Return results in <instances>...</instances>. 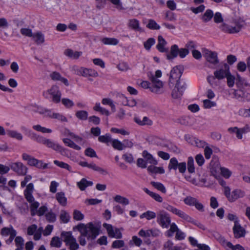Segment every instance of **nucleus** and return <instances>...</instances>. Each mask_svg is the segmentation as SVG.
<instances>
[{
    "label": "nucleus",
    "mask_w": 250,
    "mask_h": 250,
    "mask_svg": "<svg viewBox=\"0 0 250 250\" xmlns=\"http://www.w3.org/2000/svg\"><path fill=\"white\" fill-rule=\"evenodd\" d=\"M186 88L185 83H179L175 84L174 88L172 89L171 96L174 99L180 98Z\"/></svg>",
    "instance_id": "16"
},
{
    "label": "nucleus",
    "mask_w": 250,
    "mask_h": 250,
    "mask_svg": "<svg viewBox=\"0 0 250 250\" xmlns=\"http://www.w3.org/2000/svg\"><path fill=\"white\" fill-rule=\"evenodd\" d=\"M33 111L36 113L42 115L44 117L49 118L51 110L42 106H37L34 107Z\"/></svg>",
    "instance_id": "32"
},
{
    "label": "nucleus",
    "mask_w": 250,
    "mask_h": 250,
    "mask_svg": "<svg viewBox=\"0 0 250 250\" xmlns=\"http://www.w3.org/2000/svg\"><path fill=\"white\" fill-rule=\"evenodd\" d=\"M42 230V228L37 229V226L36 225H32L28 228L27 234L29 235H34V239L35 240H38L41 237V232Z\"/></svg>",
    "instance_id": "21"
},
{
    "label": "nucleus",
    "mask_w": 250,
    "mask_h": 250,
    "mask_svg": "<svg viewBox=\"0 0 250 250\" xmlns=\"http://www.w3.org/2000/svg\"><path fill=\"white\" fill-rule=\"evenodd\" d=\"M81 234L87 239H94L100 234V226L92 222L87 224H80L76 226Z\"/></svg>",
    "instance_id": "2"
},
{
    "label": "nucleus",
    "mask_w": 250,
    "mask_h": 250,
    "mask_svg": "<svg viewBox=\"0 0 250 250\" xmlns=\"http://www.w3.org/2000/svg\"><path fill=\"white\" fill-rule=\"evenodd\" d=\"M22 158L26 161L28 165L35 167L38 168L44 169L48 167V164L44 163L42 160H39L32 156L24 153L22 154Z\"/></svg>",
    "instance_id": "6"
},
{
    "label": "nucleus",
    "mask_w": 250,
    "mask_h": 250,
    "mask_svg": "<svg viewBox=\"0 0 250 250\" xmlns=\"http://www.w3.org/2000/svg\"><path fill=\"white\" fill-rule=\"evenodd\" d=\"M222 244L227 250H245L244 248L241 245L239 244L233 245L230 242L227 241L225 240H223Z\"/></svg>",
    "instance_id": "27"
},
{
    "label": "nucleus",
    "mask_w": 250,
    "mask_h": 250,
    "mask_svg": "<svg viewBox=\"0 0 250 250\" xmlns=\"http://www.w3.org/2000/svg\"><path fill=\"white\" fill-rule=\"evenodd\" d=\"M102 103L104 105H109L111 107L112 111L115 112L116 106L113 101L111 99L109 98H104L102 101Z\"/></svg>",
    "instance_id": "58"
},
{
    "label": "nucleus",
    "mask_w": 250,
    "mask_h": 250,
    "mask_svg": "<svg viewBox=\"0 0 250 250\" xmlns=\"http://www.w3.org/2000/svg\"><path fill=\"white\" fill-rule=\"evenodd\" d=\"M151 184L155 188L160 191L163 193H166L167 192L166 188L165 186L161 183L160 182H151Z\"/></svg>",
    "instance_id": "55"
},
{
    "label": "nucleus",
    "mask_w": 250,
    "mask_h": 250,
    "mask_svg": "<svg viewBox=\"0 0 250 250\" xmlns=\"http://www.w3.org/2000/svg\"><path fill=\"white\" fill-rule=\"evenodd\" d=\"M61 101L63 105L67 108H71L74 105V103L68 98H62Z\"/></svg>",
    "instance_id": "64"
},
{
    "label": "nucleus",
    "mask_w": 250,
    "mask_h": 250,
    "mask_svg": "<svg viewBox=\"0 0 250 250\" xmlns=\"http://www.w3.org/2000/svg\"><path fill=\"white\" fill-rule=\"evenodd\" d=\"M236 89H234L233 95L235 98L245 101H250V83L246 79L239 75L237 76Z\"/></svg>",
    "instance_id": "1"
},
{
    "label": "nucleus",
    "mask_w": 250,
    "mask_h": 250,
    "mask_svg": "<svg viewBox=\"0 0 250 250\" xmlns=\"http://www.w3.org/2000/svg\"><path fill=\"white\" fill-rule=\"evenodd\" d=\"M203 55L207 62L210 63L216 64L218 63L219 61L216 52L206 49L203 52Z\"/></svg>",
    "instance_id": "19"
},
{
    "label": "nucleus",
    "mask_w": 250,
    "mask_h": 250,
    "mask_svg": "<svg viewBox=\"0 0 250 250\" xmlns=\"http://www.w3.org/2000/svg\"><path fill=\"white\" fill-rule=\"evenodd\" d=\"M133 120L138 125L140 126L151 125H152V121L148 117L145 116L142 119L137 116H135Z\"/></svg>",
    "instance_id": "26"
},
{
    "label": "nucleus",
    "mask_w": 250,
    "mask_h": 250,
    "mask_svg": "<svg viewBox=\"0 0 250 250\" xmlns=\"http://www.w3.org/2000/svg\"><path fill=\"white\" fill-rule=\"evenodd\" d=\"M60 217L61 221L63 223H68L70 218L69 214L64 210H61Z\"/></svg>",
    "instance_id": "52"
},
{
    "label": "nucleus",
    "mask_w": 250,
    "mask_h": 250,
    "mask_svg": "<svg viewBox=\"0 0 250 250\" xmlns=\"http://www.w3.org/2000/svg\"><path fill=\"white\" fill-rule=\"evenodd\" d=\"M182 75L181 67L175 66L171 70L169 75V84H177L179 83H182L180 81V78Z\"/></svg>",
    "instance_id": "13"
},
{
    "label": "nucleus",
    "mask_w": 250,
    "mask_h": 250,
    "mask_svg": "<svg viewBox=\"0 0 250 250\" xmlns=\"http://www.w3.org/2000/svg\"><path fill=\"white\" fill-rule=\"evenodd\" d=\"M158 42L157 45V48L161 52H164L167 51L165 46L167 44V42L162 36H159L158 38Z\"/></svg>",
    "instance_id": "34"
},
{
    "label": "nucleus",
    "mask_w": 250,
    "mask_h": 250,
    "mask_svg": "<svg viewBox=\"0 0 250 250\" xmlns=\"http://www.w3.org/2000/svg\"><path fill=\"white\" fill-rule=\"evenodd\" d=\"M184 203L189 206H194L200 211H204V205L199 200L192 196H188L184 199Z\"/></svg>",
    "instance_id": "14"
},
{
    "label": "nucleus",
    "mask_w": 250,
    "mask_h": 250,
    "mask_svg": "<svg viewBox=\"0 0 250 250\" xmlns=\"http://www.w3.org/2000/svg\"><path fill=\"white\" fill-rule=\"evenodd\" d=\"M144 191L158 202H163V198L159 194L151 191L146 188H144Z\"/></svg>",
    "instance_id": "42"
},
{
    "label": "nucleus",
    "mask_w": 250,
    "mask_h": 250,
    "mask_svg": "<svg viewBox=\"0 0 250 250\" xmlns=\"http://www.w3.org/2000/svg\"><path fill=\"white\" fill-rule=\"evenodd\" d=\"M50 76L51 79L54 81H59L62 83L66 86L69 85V83L68 80L66 78L62 77L61 74L57 72H52L50 74Z\"/></svg>",
    "instance_id": "29"
},
{
    "label": "nucleus",
    "mask_w": 250,
    "mask_h": 250,
    "mask_svg": "<svg viewBox=\"0 0 250 250\" xmlns=\"http://www.w3.org/2000/svg\"><path fill=\"white\" fill-rule=\"evenodd\" d=\"M62 236L63 237V240L66 245L70 250H77L79 249V245L71 232H63L62 233Z\"/></svg>",
    "instance_id": "9"
},
{
    "label": "nucleus",
    "mask_w": 250,
    "mask_h": 250,
    "mask_svg": "<svg viewBox=\"0 0 250 250\" xmlns=\"http://www.w3.org/2000/svg\"><path fill=\"white\" fill-rule=\"evenodd\" d=\"M32 127L35 130L42 133H51L52 132L51 129L42 126L40 125H34Z\"/></svg>",
    "instance_id": "47"
},
{
    "label": "nucleus",
    "mask_w": 250,
    "mask_h": 250,
    "mask_svg": "<svg viewBox=\"0 0 250 250\" xmlns=\"http://www.w3.org/2000/svg\"><path fill=\"white\" fill-rule=\"evenodd\" d=\"M110 131L112 133L120 134L123 136H127L129 134V132L123 128H118L116 127H112Z\"/></svg>",
    "instance_id": "53"
},
{
    "label": "nucleus",
    "mask_w": 250,
    "mask_h": 250,
    "mask_svg": "<svg viewBox=\"0 0 250 250\" xmlns=\"http://www.w3.org/2000/svg\"><path fill=\"white\" fill-rule=\"evenodd\" d=\"M156 165H150L147 167V170L151 174H164L165 172L164 168L161 167H156Z\"/></svg>",
    "instance_id": "31"
},
{
    "label": "nucleus",
    "mask_w": 250,
    "mask_h": 250,
    "mask_svg": "<svg viewBox=\"0 0 250 250\" xmlns=\"http://www.w3.org/2000/svg\"><path fill=\"white\" fill-rule=\"evenodd\" d=\"M142 156L145 159L147 165H157L158 164V161L156 158L147 151L144 150L142 152Z\"/></svg>",
    "instance_id": "24"
},
{
    "label": "nucleus",
    "mask_w": 250,
    "mask_h": 250,
    "mask_svg": "<svg viewBox=\"0 0 250 250\" xmlns=\"http://www.w3.org/2000/svg\"><path fill=\"white\" fill-rule=\"evenodd\" d=\"M122 96L125 99V101L123 102V104L124 105L128 106L131 107L137 105L138 103L135 99H132L128 100L124 95H122Z\"/></svg>",
    "instance_id": "44"
},
{
    "label": "nucleus",
    "mask_w": 250,
    "mask_h": 250,
    "mask_svg": "<svg viewBox=\"0 0 250 250\" xmlns=\"http://www.w3.org/2000/svg\"><path fill=\"white\" fill-rule=\"evenodd\" d=\"M179 229L175 223H172L170 225V229L166 232V235L167 237H171L173 236V233L177 231Z\"/></svg>",
    "instance_id": "46"
},
{
    "label": "nucleus",
    "mask_w": 250,
    "mask_h": 250,
    "mask_svg": "<svg viewBox=\"0 0 250 250\" xmlns=\"http://www.w3.org/2000/svg\"><path fill=\"white\" fill-rule=\"evenodd\" d=\"M112 140L111 135L109 134H106L104 135L100 136L98 137V141L101 143L108 144L111 143Z\"/></svg>",
    "instance_id": "56"
},
{
    "label": "nucleus",
    "mask_w": 250,
    "mask_h": 250,
    "mask_svg": "<svg viewBox=\"0 0 250 250\" xmlns=\"http://www.w3.org/2000/svg\"><path fill=\"white\" fill-rule=\"evenodd\" d=\"M62 244V242L61 239L58 237H53L50 242V245L53 247L60 248Z\"/></svg>",
    "instance_id": "59"
},
{
    "label": "nucleus",
    "mask_w": 250,
    "mask_h": 250,
    "mask_svg": "<svg viewBox=\"0 0 250 250\" xmlns=\"http://www.w3.org/2000/svg\"><path fill=\"white\" fill-rule=\"evenodd\" d=\"M213 15V11L211 10H207L202 16V20L205 22L210 21Z\"/></svg>",
    "instance_id": "63"
},
{
    "label": "nucleus",
    "mask_w": 250,
    "mask_h": 250,
    "mask_svg": "<svg viewBox=\"0 0 250 250\" xmlns=\"http://www.w3.org/2000/svg\"><path fill=\"white\" fill-rule=\"evenodd\" d=\"M89 168L92 169L95 171H97L103 175H106L108 173L106 170L98 166L94 163H89Z\"/></svg>",
    "instance_id": "40"
},
{
    "label": "nucleus",
    "mask_w": 250,
    "mask_h": 250,
    "mask_svg": "<svg viewBox=\"0 0 250 250\" xmlns=\"http://www.w3.org/2000/svg\"><path fill=\"white\" fill-rule=\"evenodd\" d=\"M229 67L227 63H224L222 67L217 69L213 72L215 78L219 80L224 79L230 73Z\"/></svg>",
    "instance_id": "15"
},
{
    "label": "nucleus",
    "mask_w": 250,
    "mask_h": 250,
    "mask_svg": "<svg viewBox=\"0 0 250 250\" xmlns=\"http://www.w3.org/2000/svg\"><path fill=\"white\" fill-rule=\"evenodd\" d=\"M71 71L75 75L83 77H96L98 72L93 69L74 65L70 67Z\"/></svg>",
    "instance_id": "5"
},
{
    "label": "nucleus",
    "mask_w": 250,
    "mask_h": 250,
    "mask_svg": "<svg viewBox=\"0 0 250 250\" xmlns=\"http://www.w3.org/2000/svg\"><path fill=\"white\" fill-rule=\"evenodd\" d=\"M88 112L85 110H78L76 112L75 116L79 120L85 121L88 119Z\"/></svg>",
    "instance_id": "45"
},
{
    "label": "nucleus",
    "mask_w": 250,
    "mask_h": 250,
    "mask_svg": "<svg viewBox=\"0 0 250 250\" xmlns=\"http://www.w3.org/2000/svg\"><path fill=\"white\" fill-rule=\"evenodd\" d=\"M42 95L45 99L56 104L59 103L61 101L62 93L57 85H53L44 91Z\"/></svg>",
    "instance_id": "3"
},
{
    "label": "nucleus",
    "mask_w": 250,
    "mask_h": 250,
    "mask_svg": "<svg viewBox=\"0 0 250 250\" xmlns=\"http://www.w3.org/2000/svg\"><path fill=\"white\" fill-rule=\"evenodd\" d=\"M1 234L3 236H10L9 238L6 240V243L9 244L13 241L17 234V232L12 227H10L3 228L1 229Z\"/></svg>",
    "instance_id": "18"
},
{
    "label": "nucleus",
    "mask_w": 250,
    "mask_h": 250,
    "mask_svg": "<svg viewBox=\"0 0 250 250\" xmlns=\"http://www.w3.org/2000/svg\"><path fill=\"white\" fill-rule=\"evenodd\" d=\"M128 26L132 29L138 31H142L143 30L140 26V22L136 19H131L128 23Z\"/></svg>",
    "instance_id": "35"
},
{
    "label": "nucleus",
    "mask_w": 250,
    "mask_h": 250,
    "mask_svg": "<svg viewBox=\"0 0 250 250\" xmlns=\"http://www.w3.org/2000/svg\"><path fill=\"white\" fill-rule=\"evenodd\" d=\"M151 87L150 91L153 93L156 94H161L164 91V83L155 77H150Z\"/></svg>",
    "instance_id": "10"
},
{
    "label": "nucleus",
    "mask_w": 250,
    "mask_h": 250,
    "mask_svg": "<svg viewBox=\"0 0 250 250\" xmlns=\"http://www.w3.org/2000/svg\"><path fill=\"white\" fill-rule=\"evenodd\" d=\"M6 134L9 137L18 141H22L23 138L21 132L15 130L7 129L6 131Z\"/></svg>",
    "instance_id": "28"
},
{
    "label": "nucleus",
    "mask_w": 250,
    "mask_h": 250,
    "mask_svg": "<svg viewBox=\"0 0 250 250\" xmlns=\"http://www.w3.org/2000/svg\"><path fill=\"white\" fill-rule=\"evenodd\" d=\"M53 162L55 165L61 168L65 169L70 172L72 171L71 167L67 163L58 160H54Z\"/></svg>",
    "instance_id": "48"
},
{
    "label": "nucleus",
    "mask_w": 250,
    "mask_h": 250,
    "mask_svg": "<svg viewBox=\"0 0 250 250\" xmlns=\"http://www.w3.org/2000/svg\"><path fill=\"white\" fill-rule=\"evenodd\" d=\"M233 230L234 237L236 238L243 237L245 236L246 230L239 222H235V224H234L233 227Z\"/></svg>",
    "instance_id": "22"
},
{
    "label": "nucleus",
    "mask_w": 250,
    "mask_h": 250,
    "mask_svg": "<svg viewBox=\"0 0 250 250\" xmlns=\"http://www.w3.org/2000/svg\"><path fill=\"white\" fill-rule=\"evenodd\" d=\"M34 189V186L33 183L28 184L24 190L23 193L26 199L28 202L33 201L34 197L32 195Z\"/></svg>",
    "instance_id": "23"
},
{
    "label": "nucleus",
    "mask_w": 250,
    "mask_h": 250,
    "mask_svg": "<svg viewBox=\"0 0 250 250\" xmlns=\"http://www.w3.org/2000/svg\"><path fill=\"white\" fill-rule=\"evenodd\" d=\"M63 54L65 56L70 59L77 60L83 54L82 51H75L70 48H67L64 51Z\"/></svg>",
    "instance_id": "25"
},
{
    "label": "nucleus",
    "mask_w": 250,
    "mask_h": 250,
    "mask_svg": "<svg viewBox=\"0 0 250 250\" xmlns=\"http://www.w3.org/2000/svg\"><path fill=\"white\" fill-rule=\"evenodd\" d=\"M11 167L14 171L19 175H24L27 172V167L20 162L12 164Z\"/></svg>",
    "instance_id": "17"
},
{
    "label": "nucleus",
    "mask_w": 250,
    "mask_h": 250,
    "mask_svg": "<svg viewBox=\"0 0 250 250\" xmlns=\"http://www.w3.org/2000/svg\"><path fill=\"white\" fill-rule=\"evenodd\" d=\"M63 142L65 145L69 146L73 149L79 150L81 149V147L75 144L73 141L68 138L63 139Z\"/></svg>",
    "instance_id": "51"
},
{
    "label": "nucleus",
    "mask_w": 250,
    "mask_h": 250,
    "mask_svg": "<svg viewBox=\"0 0 250 250\" xmlns=\"http://www.w3.org/2000/svg\"><path fill=\"white\" fill-rule=\"evenodd\" d=\"M157 222L162 228L167 229L170 225L171 219L167 212L161 210L157 215Z\"/></svg>",
    "instance_id": "11"
},
{
    "label": "nucleus",
    "mask_w": 250,
    "mask_h": 250,
    "mask_svg": "<svg viewBox=\"0 0 250 250\" xmlns=\"http://www.w3.org/2000/svg\"><path fill=\"white\" fill-rule=\"evenodd\" d=\"M111 143L113 147L115 149L122 150L125 148L123 143L118 139H112Z\"/></svg>",
    "instance_id": "43"
},
{
    "label": "nucleus",
    "mask_w": 250,
    "mask_h": 250,
    "mask_svg": "<svg viewBox=\"0 0 250 250\" xmlns=\"http://www.w3.org/2000/svg\"><path fill=\"white\" fill-rule=\"evenodd\" d=\"M113 199L116 203L122 204L123 206H127L129 204V200L124 196L116 195L113 197Z\"/></svg>",
    "instance_id": "37"
},
{
    "label": "nucleus",
    "mask_w": 250,
    "mask_h": 250,
    "mask_svg": "<svg viewBox=\"0 0 250 250\" xmlns=\"http://www.w3.org/2000/svg\"><path fill=\"white\" fill-rule=\"evenodd\" d=\"M174 214H175V215L178 216L179 217H180L185 220H187L188 221H189L190 220V217L188 214H187L185 212H184L182 210L178 209L177 208L176 209V211H175Z\"/></svg>",
    "instance_id": "57"
},
{
    "label": "nucleus",
    "mask_w": 250,
    "mask_h": 250,
    "mask_svg": "<svg viewBox=\"0 0 250 250\" xmlns=\"http://www.w3.org/2000/svg\"><path fill=\"white\" fill-rule=\"evenodd\" d=\"M155 43V40L153 38H150L144 42V46L146 50H149Z\"/></svg>",
    "instance_id": "62"
},
{
    "label": "nucleus",
    "mask_w": 250,
    "mask_h": 250,
    "mask_svg": "<svg viewBox=\"0 0 250 250\" xmlns=\"http://www.w3.org/2000/svg\"><path fill=\"white\" fill-rule=\"evenodd\" d=\"M203 106L206 109H209L211 107H215L217 105L216 102L210 101L208 99L204 100L203 101Z\"/></svg>",
    "instance_id": "61"
},
{
    "label": "nucleus",
    "mask_w": 250,
    "mask_h": 250,
    "mask_svg": "<svg viewBox=\"0 0 250 250\" xmlns=\"http://www.w3.org/2000/svg\"><path fill=\"white\" fill-rule=\"evenodd\" d=\"M103 226L106 229L109 237L116 239L122 238V231L124 230L123 228L119 229L106 223L104 224Z\"/></svg>",
    "instance_id": "12"
},
{
    "label": "nucleus",
    "mask_w": 250,
    "mask_h": 250,
    "mask_svg": "<svg viewBox=\"0 0 250 250\" xmlns=\"http://www.w3.org/2000/svg\"><path fill=\"white\" fill-rule=\"evenodd\" d=\"M179 49L177 45H173L171 47L170 52L169 54L167 55V59L168 60H172L176 58L179 54Z\"/></svg>",
    "instance_id": "36"
},
{
    "label": "nucleus",
    "mask_w": 250,
    "mask_h": 250,
    "mask_svg": "<svg viewBox=\"0 0 250 250\" xmlns=\"http://www.w3.org/2000/svg\"><path fill=\"white\" fill-rule=\"evenodd\" d=\"M146 27L151 30H159L160 29V26L152 19L148 20Z\"/></svg>",
    "instance_id": "54"
},
{
    "label": "nucleus",
    "mask_w": 250,
    "mask_h": 250,
    "mask_svg": "<svg viewBox=\"0 0 250 250\" xmlns=\"http://www.w3.org/2000/svg\"><path fill=\"white\" fill-rule=\"evenodd\" d=\"M228 200L230 202H233L239 198L245 196V192L240 188H236L231 192L229 188H226L225 195Z\"/></svg>",
    "instance_id": "7"
},
{
    "label": "nucleus",
    "mask_w": 250,
    "mask_h": 250,
    "mask_svg": "<svg viewBox=\"0 0 250 250\" xmlns=\"http://www.w3.org/2000/svg\"><path fill=\"white\" fill-rule=\"evenodd\" d=\"M186 141L189 144H190L192 146H196L198 147L203 148L205 147L207 145V143L206 142L203 140H201L194 137L193 136H186Z\"/></svg>",
    "instance_id": "20"
},
{
    "label": "nucleus",
    "mask_w": 250,
    "mask_h": 250,
    "mask_svg": "<svg viewBox=\"0 0 250 250\" xmlns=\"http://www.w3.org/2000/svg\"><path fill=\"white\" fill-rule=\"evenodd\" d=\"M30 203L31 212L32 215H34L36 214L37 209L39 207L40 204L39 202L35 201L34 199L33 201L28 202Z\"/></svg>",
    "instance_id": "60"
},
{
    "label": "nucleus",
    "mask_w": 250,
    "mask_h": 250,
    "mask_svg": "<svg viewBox=\"0 0 250 250\" xmlns=\"http://www.w3.org/2000/svg\"><path fill=\"white\" fill-rule=\"evenodd\" d=\"M102 43L105 45H116L118 44L119 41L114 38H104L101 40Z\"/></svg>",
    "instance_id": "41"
},
{
    "label": "nucleus",
    "mask_w": 250,
    "mask_h": 250,
    "mask_svg": "<svg viewBox=\"0 0 250 250\" xmlns=\"http://www.w3.org/2000/svg\"><path fill=\"white\" fill-rule=\"evenodd\" d=\"M33 38L37 44H41L44 42V35L41 32H37L33 34Z\"/></svg>",
    "instance_id": "50"
},
{
    "label": "nucleus",
    "mask_w": 250,
    "mask_h": 250,
    "mask_svg": "<svg viewBox=\"0 0 250 250\" xmlns=\"http://www.w3.org/2000/svg\"><path fill=\"white\" fill-rule=\"evenodd\" d=\"M210 166V172L216 179L219 177L217 174L218 170H220L221 175L225 179H229L232 175V172L229 169L221 167L218 162H211Z\"/></svg>",
    "instance_id": "4"
},
{
    "label": "nucleus",
    "mask_w": 250,
    "mask_h": 250,
    "mask_svg": "<svg viewBox=\"0 0 250 250\" xmlns=\"http://www.w3.org/2000/svg\"><path fill=\"white\" fill-rule=\"evenodd\" d=\"M156 213L151 210H147L140 215V219H142L146 218L147 220H150L151 219H154L156 218Z\"/></svg>",
    "instance_id": "38"
},
{
    "label": "nucleus",
    "mask_w": 250,
    "mask_h": 250,
    "mask_svg": "<svg viewBox=\"0 0 250 250\" xmlns=\"http://www.w3.org/2000/svg\"><path fill=\"white\" fill-rule=\"evenodd\" d=\"M228 131L231 134H235L236 137L239 139H241L243 138L241 130L237 127H229L228 129Z\"/></svg>",
    "instance_id": "49"
},
{
    "label": "nucleus",
    "mask_w": 250,
    "mask_h": 250,
    "mask_svg": "<svg viewBox=\"0 0 250 250\" xmlns=\"http://www.w3.org/2000/svg\"><path fill=\"white\" fill-rule=\"evenodd\" d=\"M245 25V23L244 21H239L235 22L234 25L223 23L220 26V28L226 32L235 33L239 32Z\"/></svg>",
    "instance_id": "8"
},
{
    "label": "nucleus",
    "mask_w": 250,
    "mask_h": 250,
    "mask_svg": "<svg viewBox=\"0 0 250 250\" xmlns=\"http://www.w3.org/2000/svg\"><path fill=\"white\" fill-rule=\"evenodd\" d=\"M93 182L88 181L85 178H82L79 182L77 183V186L81 191L84 190L88 187L92 186Z\"/></svg>",
    "instance_id": "30"
},
{
    "label": "nucleus",
    "mask_w": 250,
    "mask_h": 250,
    "mask_svg": "<svg viewBox=\"0 0 250 250\" xmlns=\"http://www.w3.org/2000/svg\"><path fill=\"white\" fill-rule=\"evenodd\" d=\"M56 199L61 206L63 207L66 206L67 199L64 192H59L57 193L56 194Z\"/></svg>",
    "instance_id": "33"
},
{
    "label": "nucleus",
    "mask_w": 250,
    "mask_h": 250,
    "mask_svg": "<svg viewBox=\"0 0 250 250\" xmlns=\"http://www.w3.org/2000/svg\"><path fill=\"white\" fill-rule=\"evenodd\" d=\"M49 118L57 119L62 122H67V118L64 115L59 113L54 112L52 110L51 111Z\"/></svg>",
    "instance_id": "39"
}]
</instances>
